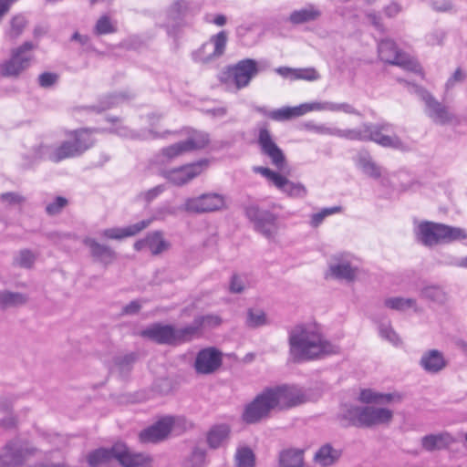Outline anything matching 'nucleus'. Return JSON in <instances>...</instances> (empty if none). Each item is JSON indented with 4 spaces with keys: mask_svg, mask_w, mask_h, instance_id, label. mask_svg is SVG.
<instances>
[{
    "mask_svg": "<svg viewBox=\"0 0 467 467\" xmlns=\"http://www.w3.org/2000/svg\"><path fill=\"white\" fill-rule=\"evenodd\" d=\"M289 353L295 362L322 358L335 354L338 348L310 324H297L288 331Z\"/></svg>",
    "mask_w": 467,
    "mask_h": 467,
    "instance_id": "f257e3e1",
    "label": "nucleus"
},
{
    "mask_svg": "<svg viewBox=\"0 0 467 467\" xmlns=\"http://www.w3.org/2000/svg\"><path fill=\"white\" fill-rule=\"evenodd\" d=\"M72 140H64L58 146L39 145L36 150L39 158L59 162L66 159L75 158L83 154L94 145V139L88 129L71 131Z\"/></svg>",
    "mask_w": 467,
    "mask_h": 467,
    "instance_id": "f03ea898",
    "label": "nucleus"
},
{
    "mask_svg": "<svg viewBox=\"0 0 467 467\" xmlns=\"http://www.w3.org/2000/svg\"><path fill=\"white\" fill-rule=\"evenodd\" d=\"M392 130V125L383 123H363L358 128L341 130L337 128V137L349 140L373 141L381 147L398 150L404 149V143L397 135H388Z\"/></svg>",
    "mask_w": 467,
    "mask_h": 467,
    "instance_id": "7ed1b4c3",
    "label": "nucleus"
},
{
    "mask_svg": "<svg viewBox=\"0 0 467 467\" xmlns=\"http://www.w3.org/2000/svg\"><path fill=\"white\" fill-rule=\"evenodd\" d=\"M418 239L426 246L451 243L467 238L464 229L443 223L423 222L418 226Z\"/></svg>",
    "mask_w": 467,
    "mask_h": 467,
    "instance_id": "20e7f679",
    "label": "nucleus"
},
{
    "mask_svg": "<svg viewBox=\"0 0 467 467\" xmlns=\"http://www.w3.org/2000/svg\"><path fill=\"white\" fill-rule=\"evenodd\" d=\"M36 47L31 41H25L20 46L12 48L10 57L0 64V74L6 78H18L29 68L35 60L33 51Z\"/></svg>",
    "mask_w": 467,
    "mask_h": 467,
    "instance_id": "39448f33",
    "label": "nucleus"
},
{
    "mask_svg": "<svg viewBox=\"0 0 467 467\" xmlns=\"http://www.w3.org/2000/svg\"><path fill=\"white\" fill-rule=\"evenodd\" d=\"M141 336L158 344L177 346L189 342V331L186 326L177 328L172 325L154 323L141 332Z\"/></svg>",
    "mask_w": 467,
    "mask_h": 467,
    "instance_id": "423d86ee",
    "label": "nucleus"
},
{
    "mask_svg": "<svg viewBox=\"0 0 467 467\" xmlns=\"http://www.w3.org/2000/svg\"><path fill=\"white\" fill-rule=\"evenodd\" d=\"M245 216L254 224L256 232L265 238L274 239L279 230L278 216L267 210H262L256 204H250L244 208Z\"/></svg>",
    "mask_w": 467,
    "mask_h": 467,
    "instance_id": "0eeeda50",
    "label": "nucleus"
},
{
    "mask_svg": "<svg viewBox=\"0 0 467 467\" xmlns=\"http://www.w3.org/2000/svg\"><path fill=\"white\" fill-rule=\"evenodd\" d=\"M266 389L275 409L285 410L306 401L304 391L296 386L282 385Z\"/></svg>",
    "mask_w": 467,
    "mask_h": 467,
    "instance_id": "6e6552de",
    "label": "nucleus"
},
{
    "mask_svg": "<svg viewBox=\"0 0 467 467\" xmlns=\"http://www.w3.org/2000/svg\"><path fill=\"white\" fill-rule=\"evenodd\" d=\"M378 51L380 59L384 62L399 66L409 71H420L418 62L405 53L400 52L395 42L390 39L380 41L378 46Z\"/></svg>",
    "mask_w": 467,
    "mask_h": 467,
    "instance_id": "1a4fd4ad",
    "label": "nucleus"
},
{
    "mask_svg": "<svg viewBox=\"0 0 467 467\" xmlns=\"http://www.w3.org/2000/svg\"><path fill=\"white\" fill-rule=\"evenodd\" d=\"M194 13L193 4L190 0H175L166 9L167 23L165 28L170 36L176 37L184 26L186 16Z\"/></svg>",
    "mask_w": 467,
    "mask_h": 467,
    "instance_id": "9d476101",
    "label": "nucleus"
},
{
    "mask_svg": "<svg viewBox=\"0 0 467 467\" xmlns=\"http://www.w3.org/2000/svg\"><path fill=\"white\" fill-rule=\"evenodd\" d=\"M226 207L225 196L217 192H206L196 197L187 198L182 209L191 213H206Z\"/></svg>",
    "mask_w": 467,
    "mask_h": 467,
    "instance_id": "9b49d317",
    "label": "nucleus"
},
{
    "mask_svg": "<svg viewBox=\"0 0 467 467\" xmlns=\"http://www.w3.org/2000/svg\"><path fill=\"white\" fill-rule=\"evenodd\" d=\"M227 40L228 36L224 30L212 36L207 42L203 43L192 53L193 60L198 63L207 64L219 58L225 52Z\"/></svg>",
    "mask_w": 467,
    "mask_h": 467,
    "instance_id": "f8f14e48",
    "label": "nucleus"
},
{
    "mask_svg": "<svg viewBox=\"0 0 467 467\" xmlns=\"http://www.w3.org/2000/svg\"><path fill=\"white\" fill-rule=\"evenodd\" d=\"M254 171L266 178L278 190L282 191L289 197L305 198L307 194V190L304 184L300 182H293L279 172L272 171L270 168L257 166L254 168Z\"/></svg>",
    "mask_w": 467,
    "mask_h": 467,
    "instance_id": "ddd939ff",
    "label": "nucleus"
},
{
    "mask_svg": "<svg viewBox=\"0 0 467 467\" xmlns=\"http://www.w3.org/2000/svg\"><path fill=\"white\" fill-rule=\"evenodd\" d=\"M418 96L425 103L426 114L436 124L446 125L457 120V118L450 108L439 102L427 90L416 89Z\"/></svg>",
    "mask_w": 467,
    "mask_h": 467,
    "instance_id": "4468645a",
    "label": "nucleus"
},
{
    "mask_svg": "<svg viewBox=\"0 0 467 467\" xmlns=\"http://www.w3.org/2000/svg\"><path fill=\"white\" fill-rule=\"evenodd\" d=\"M257 142L261 153L270 160L274 167L278 171H284L286 168L287 162L285 153L275 143L265 125L259 129Z\"/></svg>",
    "mask_w": 467,
    "mask_h": 467,
    "instance_id": "2eb2a0df",
    "label": "nucleus"
},
{
    "mask_svg": "<svg viewBox=\"0 0 467 467\" xmlns=\"http://www.w3.org/2000/svg\"><path fill=\"white\" fill-rule=\"evenodd\" d=\"M186 423V420L181 417L166 416L151 426L142 430L139 434L142 443H156L163 441L170 434L175 424Z\"/></svg>",
    "mask_w": 467,
    "mask_h": 467,
    "instance_id": "dca6fc26",
    "label": "nucleus"
},
{
    "mask_svg": "<svg viewBox=\"0 0 467 467\" xmlns=\"http://www.w3.org/2000/svg\"><path fill=\"white\" fill-rule=\"evenodd\" d=\"M275 410L266 389L258 394L252 402L247 404L242 414V419L248 424L257 423L269 416Z\"/></svg>",
    "mask_w": 467,
    "mask_h": 467,
    "instance_id": "f3484780",
    "label": "nucleus"
},
{
    "mask_svg": "<svg viewBox=\"0 0 467 467\" xmlns=\"http://www.w3.org/2000/svg\"><path fill=\"white\" fill-rule=\"evenodd\" d=\"M209 165L207 160H201L193 163L164 171L162 175L176 186H182L199 176Z\"/></svg>",
    "mask_w": 467,
    "mask_h": 467,
    "instance_id": "a211bd4d",
    "label": "nucleus"
},
{
    "mask_svg": "<svg viewBox=\"0 0 467 467\" xmlns=\"http://www.w3.org/2000/svg\"><path fill=\"white\" fill-rule=\"evenodd\" d=\"M114 451L115 460L122 467H150L152 459L149 454L133 451L123 442H116Z\"/></svg>",
    "mask_w": 467,
    "mask_h": 467,
    "instance_id": "6ab92c4d",
    "label": "nucleus"
},
{
    "mask_svg": "<svg viewBox=\"0 0 467 467\" xmlns=\"http://www.w3.org/2000/svg\"><path fill=\"white\" fill-rule=\"evenodd\" d=\"M258 71L257 62L251 58L240 60L228 68V73L238 89L247 87Z\"/></svg>",
    "mask_w": 467,
    "mask_h": 467,
    "instance_id": "aec40b11",
    "label": "nucleus"
},
{
    "mask_svg": "<svg viewBox=\"0 0 467 467\" xmlns=\"http://www.w3.org/2000/svg\"><path fill=\"white\" fill-rule=\"evenodd\" d=\"M393 418L392 410L374 406L362 407L359 412V427L370 428L377 425L388 424Z\"/></svg>",
    "mask_w": 467,
    "mask_h": 467,
    "instance_id": "412c9836",
    "label": "nucleus"
},
{
    "mask_svg": "<svg viewBox=\"0 0 467 467\" xmlns=\"http://www.w3.org/2000/svg\"><path fill=\"white\" fill-rule=\"evenodd\" d=\"M222 365V353L214 348H207L198 352L194 368L200 374H211Z\"/></svg>",
    "mask_w": 467,
    "mask_h": 467,
    "instance_id": "4be33fe9",
    "label": "nucleus"
},
{
    "mask_svg": "<svg viewBox=\"0 0 467 467\" xmlns=\"http://www.w3.org/2000/svg\"><path fill=\"white\" fill-rule=\"evenodd\" d=\"M33 449L24 448L19 441H15L6 444L5 451L0 455V467H16L21 465L27 454H32Z\"/></svg>",
    "mask_w": 467,
    "mask_h": 467,
    "instance_id": "5701e85b",
    "label": "nucleus"
},
{
    "mask_svg": "<svg viewBox=\"0 0 467 467\" xmlns=\"http://www.w3.org/2000/svg\"><path fill=\"white\" fill-rule=\"evenodd\" d=\"M419 365L429 374H438L447 367L448 361L441 351L428 349L422 353Z\"/></svg>",
    "mask_w": 467,
    "mask_h": 467,
    "instance_id": "b1692460",
    "label": "nucleus"
},
{
    "mask_svg": "<svg viewBox=\"0 0 467 467\" xmlns=\"http://www.w3.org/2000/svg\"><path fill=\"white\" fill-rule=\"evenodd\" d=\"M222 322L223 320L218 315L209 314L196 317L190 325L186 326L190 340L201 337L203 329L217 327Z\"/></svg>",
    "mask_w": 467,
    "mask_h": 467,
    "instance_id": "393cba45",
    "label": "nucleus"
},
{
    "mask_svg": "<svg viewBox=\"0 0 467 467\" xmlns=\"http://www.w3.org/2000/svg\"><path fill=\"white\" fill-rule=\"evenodd\" d=\"M152 222V219L142 220L134 224L128 225L123 228H109L101 232L103 237L109 239L120 240L126 237L134 236L142 230L146 229Z\"/></svg>",
    "mask_w": 467,
    "mask_h": 467,
    "instance_id": "a878e982",
    "label": "nucleus"
},
{
    "mask_svg": "<svg viewBox=\"0 0 467 467\" xmlns=\"http://www.w3.org/2000/svg\"><path fill=\"white\" fill-rule=\"evenodd\" d=\"M83 244L88 247L92 257L106 265L116 258L115 252L109 246L99 244L94 238H85Z\"/></svg>",
    "mask_w": 467,
    "mask_h": 467,
    "instance_id": "bb28decb",
    "label": "nucleus"
},
{
    "mask_svg": "<svg viewBox=\"0 0 467 467\" xmlns=\"http://www.w3.org/2000/svg\"><path fill=\"white\" fill-rule=\"evenodd\" d=\"M303 115L313 110L342 111L347 114L359 115V112L348 103L311 102L301 104Z\"/></svg>",
    "mask_w": 467,
    "mask_h": 467,
    "instance_id": "cd10ccee",
    "label": "nucleus"
},
{
    "mask_svg": "<svg viewBox=\"0 0 467 467\" xmlns=\"http://www.w3.org/2000/svg\"><path fill=\"white\" fill-rule=\"evenodd\" d=\"M455 441L456 440L449 432L444 431L438 434L425 435L421 439V445L426 451H433L446 449Z\"/></svg>",
    "mask_w": 467,
    "mask_h": 467,
    "instance_id": "c85d7f7f",
    "label": "nucleus"
},
{
    "mask_svg": "<svg viewBox=\"0 0 467 467\" xmlns=\"http://www.w3.org/2000/svg\"><path fill=\"white\" fill-rule=\"evenodd\" d=\"M255 110L276 121L288 120L293 118L303 116L301 104L296 107H283L271 111L267 110L265 107H256Z\"/></svg>",
    "mask_w": 467,
    "mask_h": 467,
    "instance_id": "c756f323",
    "label": "nucleus"
},
{
    "mask_svg": "<svg viewBox=\"0 0 467 467\" xmlns=\"http://www.w3.org/2000/svg\"><path fill=\"white\" fill-rule=\"evenodd\" d=\"M342 451L334 448L331 444L322 445L314 455V462L320 467H329L334 465L341 457Z\"/></svg>",
    "mask_w": 467,
    "mask_h": 467,
    "instance_id": "7c9ffc66",
    "label": "nucleus"
},
{
    "mask_svg": "<svg viewBox=\"0 0 467 467\" xmlns=\"http://www.w3.org/2000/svg\"><path fill=\"white\" fill-rule=\"evenodd\" d=\"M322 12L320 9L314 5H307L305 7L297 10H294L289 17L288 21L293 25H301L304 23L314 22L319 19Z\"/></svg>",
    "mask_w": 467,
    "mask_h": 467,
    "instance_id": "2f4dec72",
    "label": "nucleus"
},
{
    "mask_svg": "<svg viewBox=\"0 0 467 467\" xmlns=\"http://www.w3.org/2000/svg\"><path fill=\"white\" fill-rule=\"evenodd\" d=\"M231 432L229 425L223 423L213 425L207 432V443L211 449H218L228 440Z\"/></svg>",
    "mask_w": 467,
    "mask_h": 467,
    "instance_id": "473e14b6",
    "label": "nucleus"
},
{
    "mask_svg": "<svg viewBox=\"0 0 467 467\" xmlns=\"http://www.w3.org/2000/svg\"><path fill=\"white\" fill-rule=\"evenodd\" d=\"M27 301L28 296L26 294L8 290L0 291V310L19 307L26 305Z\"/></svg>",
    "mask_w": 467,
    "mask_h": 467,
    "instance_id": "72a5a7b5",
    "label": "nucleus"
},
{
    "mask_svg": "<svg viewBox=\"0 0 467 467\" xmlns=\"http://www.w3.org/2000/svg\"><path fill=\"white\" fill-rule=\"evenodd\" d=\"M113 459H115L114 445L109 449H97L89 452L87 458L90 467H100L102 465L108 464Z\"/></svg>",
    "mask_w": 467,
    "mask_h": 467,
    "instance_id": "f704fd0d",
    "label": "nucleus"
},
{
    "mask_svg": "<svg viewBox=\"0 0 467 467\" xmlns=\"http://www.w3.org/2000/svg\"><path fill=\"white\" fill-rule=\"evenodd\" d=\"M303 451L298 449L284 450L279 454V467H303Z\"/></svg>",
    "mask_w": 467,
    "mask_h": 467,
    "instance_id": "c9c22d12",
    "label": "nucleus"
},
{
    "mask_svg": "<svg viewBox=\"0 0 467 467\" xmlns=\"http://www.w3.org/2000/svg\"><path fill=\"white\" fill-rule=\"evenodd\" d=\"M146 244L153 255H158L170 248V243L163 238V234L161 231L148 234Z\"/></svg>",
    "mask_w": 467,
    "mask_h": 467,
    "instance_id": "e433bc0d",
    "label": "nucleus"
},
{
    "mask_svg": "<svg viewBox=\"0 0 467 467\" xmlns=\"http://www.w3.org/2000/svg\"><path fill=\"white\" fill-rule=\"evenodd\" d=\"M330 273L337 279L353 281L356 277L357 268L353 267L348 261H339L329 265Z\"/></svg>",
    "mask_w": 467,
    "mask_h": 467,
    "instance_id": "4c0bfd02",
    "label": "nucleus"
},
{
    "mask_svg": "<svg viewBox=\"0 0 467 467\" xmlns=\"http://www.w3.org/2000/svg\"><path fill=\"white\" fill-rule=\"evenodd\" d=\"M28 25V20L24 15L14 16L9 21V27L5 30V36L7 39L14 41L17 39Z\"/></svg>",
    "mask_w": 467,
    "mask_h": 467,
    "instance_id": "58836bf2",
    "label": "nucleus"
},
{
    "mask_svg": "<svg viewBox=\"0 0 467 467\" xmlns=\"http://www.w3.org/2000/svg\"><path fill=\"white\" fill-rule=\"evenodd\" d=\"M395 397H397L398 400L400 399L399 395L391 393L383 394L369 389H365L360 391L359 400L363 403L385 404L393 400Z\"/></svg>",
    "mask_w": 467,
    "mask_h": 467,
    "instance_id": "ea45409f",
    "label": "nucleus"
},
{
    "mask_svg": "<svg viewBox=\"0 0 467 467\" xmlns=\"http://www.w3.org/2000/svg\"><path fill=\"white\" fill-rule=\"evenodd\" d=\"M182 142L187 152H190L205 148L210 142V137L206 132L194 130L187 140H182Z\"/></svg>",
    "mask_w": 467,
    "mask_h": 467,
    "instance_id": "a19ab883",
    "label": "nucleus"
},
{
    "mask_svg": "<svg viewBox=\"0 0 467 467\" xmlns=\"http://www.w3.org/2000/svg\"><path fill=\"white\" fill-rule=\"evenodd\" d=\"M362 407H349L337 416L340 424L344 427L356 426L359 427V412Z\"/></svg>",
    "mask_w": 467,
    "mask_h": 467,
    "instance_id": "79ce46f5",
    "label": "nucleus"
},
{
    "mask_svg": "<svg viewBox=\"0 0 467 467\" xmlns=\"http://www.w3.org/2000/svg\"><path fill=\"white\" fill-rule=\"evenodd\" d=\"M358 164L368 176L374 179L380 177V168L371 160L368 154H360Z\"/></svg>",
    "mask_w": 467,
    "mask_h": 467,
    "instance_id": "37998d69",
    "label": "nucleus"
},
{
    "mask_svg": "<svg viewBox=\"0 0 467 467\" xmlns=\"http://www.w3.org/2000/svg\"><path fill=\"white\" fill-rule=\"evenodd\" d=\"M236 467H254L255 457L248 447L239 448L235 454Z\"/></svg>",
    "mask_w": 467,
    "mask_h": 467,
    "instance_id": "c03bdc74",
    "label": "nucleus"
},
{
    "mask_svg": "<svg viewBox=\"0 0 467 467\" xmlns=\"http://www.w3.org/2000/svg\"><path fill=\"white\" fill-rule=\"evenodd\" d=\"M416 301L411 298L403 297H389L385 299L384 306L389 309L403 311L405 309L413 307Z\"/></svg>",
    "mask_w": 467,
    "mask_h": 467,
    "instance_id": "a18cd8bd",
    "label": "nucleus"
},
{
    "mask_svg": "<svg viewBox=\"0 0 467 467\" xmlns=\"http://www.w3.org/2000/svg\"><path fill=\"white\" fill-rule=\"evenodd\" d=\"M116 31V26L111 22L110 17L107 15H103L98 19L93 29L94 34L97 36L112 34Z\"/></svg>",
    "mask_w": 467,
    "mask_h": 467,
    "instance_id": "49530a36",
    "label": "nucleus"
},
{
    "mask_svg": "<svg viewBox=\"0 0 467 467\" xmlns=\"http://www.w3.org/2000/svg\"><path fill=\"white\" fill-rule=\"evenodd\" d=\"M421 296L424 298L431 300L433 302L442 304L446 301V293L444 290L438 285H428L421 290Z\"/></svg>",
    "mask_w": 467,
    "mask_h": 467,
    "instance_id": "de8ad7c7",
    "label": "nucleus"
},
{
    "mask_svg": "<svg viewBox=\"0 0 467 467\" xmlns=\"http://www.w3.org/2000/svg\"><path fill=\"white\" fill-rule=\"evenodd\" d=\"M379 335L385 340H388L393 346L401 345L402 341L400 336L396 333V331L392 328L390 325L381 324L379 327Z\"/></svg>",
    "mask_w": 467,
    "mask_h": 467,
    "instance_id": "09e8293b",
    "label": "nucleus"
},
{
    "mask_svg": "<svg viewBox=\"0 0 467 467\" xmlns=\"http://www.w3.org/2000/svg\"><path fill=\"white\" fill-rule=\"evenodd\" d=\"M342 210L341 206H334L330 208H324L320 212L311 215L310 224L312 227L319 226L324 219L329 215L340 213Z\"/></svg>",
    "mask_w": 467,
    "mask_h": 467,
    "instance_id": "8fccbe9b",
    "label": "nucleus"
},
{
    "mask_svg": "<svg viewBox=\"0 0 467 467\" xmlns=\"http://www.w3.org/2000/svg\"><path fill=\"white\" fill-rule=\"evenodd\" d=\"M36 261V255L27 249L19 252L14 259V264L22 268H31Z\"/></svg>",
    "mask_w": 467,
    "mask_h": 467,
    "instance_id": "3c124183",
    "label": "nucleus"
},
{
    "mask_svg": "<svg viewBox=\"0 0 467 467\" xmlns=\"http://www.w3.org/2000/svg\"><path fill=\"white\" fill-rule=\"evenodd\" d=\"M247 326L258 327L266 324V316L262 310L249 309L247 313Z\"/></svg>",
    "mask_w": 467,
    "mask_h": 467,
    "instance_id": "603ef678",
    "label": "nucleus"
},
{
    "mask_svg": "<svg viewBox=\"0 0 467 467\" xmlns=\"http://www.w3.org/2000/svg\"><path fill=\"white\" fill-rule=\"evenodd\" d=\"M186 152L187 150L182 141H179L161 150V155L168 160L174 159Z\"/></svg>",
    "mask_w": 467,
    "mask_h": 467,
    "instance_id": "864d4df0",
    "label": "nucleus"
},
{
    "mask_svg": "<svg viewBox=\"0 0 467 467\" xmlns=\"http://www.w3.org/2000/svg\"><path fill=\"white\" fill-rule=\"evenodd\" d=\"M319 78L320 75L314 67L295 69V76L292 77V79H304L307 81H314Z\"/></svg>",
    "mask_w": 467,
    "mask_h": 467,
    "instance_id": "5fc2aeb1",
    "label": "nucleus"
},
{
    "mask_svg": "<svg viewBox=\"0 0 467 467\" xmlns=\"http://www.w3.org/2000/svg\"><path fill=\"white\" fill-rule=\"evenodd\" d=\"M206 451L201 448H194L189 457L191 467H202L205 464Z\"/></svg>",
    "mask_w": 467,
    "mask_h": 467,
    "instance_id": "6e6d98bb",
    "label": "nucleus"
},
{
    "mask_svg": "<svg viewBox=\"0 0 467 467\" xmlns=\"http://www.w3.org/2000/svg\"><path fill=\"white\" fill-rule=\"evenodd\" d=\"M59 76L54 72H43L37 78L38 85L41 88H48L54 86Z\"/></svg>",
    "mask_w": 467,
    "mask_h": 467,
    "instance_id": "4d7b16f0",
    "label": "nucleus"
},
{
    "mask_svg": "<svg viewBox=\"0 0 467 467\" xmlns=\"http://www.w3.org/2000/svg\"><path fill=\"white\" fill-rule=\"evenodd\" d=\"M305 127L306 130L315 131L316 133L322 134V135H331L337 137V128L333 127H327L326 125H317L314 122H307L305 124Z\"/></svg>",
    "mask_w": 467,
    "mask_h": 467,
    "instance_id": "13d9d810",
    "label": "nucleus"
},
{
    "mask_svg": "<svg viewBox=\"0 0 467 467\" xmlns=\"http://www.w3.org/2000/svg\"><path fill=\"white\" fill-rule=\"evenodd\" d=\"M67 204V200L64 197L58 196L54 200V202L47 205L46 212L49 215H56L59 213Z\"/></svg>",
    "mask_w": 467,
    "mask_h": 467,
    "instance_id": "bf43d9fd",
    "label": "nucleus"
},
{
    "mask_svg": "<svg viewBox=\"0 0 467 467\" xmlns=\"http://www.w3.org/2000/svg\"><path fill=\"white\" fill-rule=\"evenodd\" d=\"M0 201L8 206L20 205L25 202V197L16 192H5L0 195Z\"/></svg>",
    "mask_w": 467,
    "mask_h": 467,
    "instance_id": "052dcab7",
    "label": "nucleus"
},
{
    "mask_svg": "<svg viewBox=\"0 0 467 467\" xmlns=\"http://www.w3.org/2000/svg\"><path fill=\"white\" fill-rule=\"evenodd\" d=\"M135 360L136 355L130 353L117 358L115 363L120 370H129Z\"/></svg>",
    "mask_w": 467,
    "mask_h": 467,
    "instance_id": "680f3d73",
    "label": "nucleus"
},
{
    "mask_svg": "<svg viewBox=\"0 0 467 467\" xmlns=\"http://www.w3.org/2000/svg\"><path fill=\"white\" fill-rule=\"evenodd\" d=\"M244 290V283L241 276L238 275H233L230 285L229 291L233 294H240Z\"/></svg>",
    "mask_w": 467,
    "mask_h": 467,
    "instance_id": "e2e57ef3",
    "label": "nucleus"
},
{
    "mask_svg": "<svg viewBox=\"0 0 467 467\" xmlns=\"http://www.w3.org/2000/svg\"><path fill=\"white\" fill-rule=\"evenodd\" d=\"M163 185H158L156 187H153L144 192L140 193V197L147 202H150L152 200H154L157 196H159L161 192L164 191Z\"/></svg>",
    "mask_w": 467,
    "mask_h": 467,
    "instance_id": "0e129e2a",
    "label": "nucleus"
},
{
    "mask_svg": "<svg viewBox=\"0 0 467 467\" xmlns=\"http://www.w3.org/2000/svg\"><path fill=\"white\" fill-rule=\"evenodd\" d=\"M431 5L438 12H450L453 9V5L450 0H437L432 2Z\"/></svg>",
    "mask_w": 467,
    "mask_h": 467,
    "instance_id": "69168bd1",
    "label": "nucleus"
},
{
    "mask_svg": "<svg viewBox=\"0 0 467 467\" xmlns=\"http://www.w3.org/2000/svg\"><path fill=\"white\" fill-rule=\"evenodd\" d=\"M140 307H141V306L139 303V301L134 300V301H131L130 303H129L128 305H126L123 307L122 312L126 315H134L140 311Z\"/></svg>",
    "mask_w": 467,
    "mask_h": 467,
    "instance_id": "338daca9",
    "label": "nucleus"
},
{
    "mask_svg": "<svg viewBox=\"0 0 467 467\" xmlns=\"http://www.w3.org/2000/svg\"><path fill=\"white\" fill-rule=\"evenodd\" d=\"M464 78H465L464 73L461 70V68H457L455 70V72L453 73V75L447 81V84H446L447 88L452 87L456 82L462 81L464 79Z\"/></svg>",
    "mask_w": 467,
    "mask_h": 467,
    "instance_id": "774afa93",
    "label": "nucleus"
}]
</instances>
